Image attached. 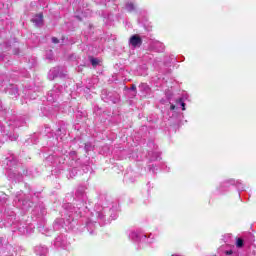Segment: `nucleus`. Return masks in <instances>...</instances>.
<instances>
[{
  "label": "nucleus",
  "mask_w": 256,
  "mask_h": 256,
  "mask_svg": "<svg viewBox=\"0 0 256 256\" xmlns=\"http://www.w3.org/2000/svg\"><path fill=\"white\" fill-rule=\"evenodd\" d=\"M150 49H152L153 51H165V45H163V43L159 42V41H153L150 44Z\"/></svg>",
  "instance_id": "obj_1"
},
{
  "label": "nucleus",
  "mask_w": 256,
  "mask_h": 256,
  "mask_svg": "<svg viewBox=\"0 0 256 256\" xmlns=\"http://www.w3.org/2000/svg\"><path fill=\"white\" fill-rule=\"evenodd\" d=\"M142 43L143 40H141V37H139V35H133L130 38V45H132V47H141Z\"/></svg>",
  "instance_id": "obj_2"
},
{
  "label": "nucleus",
  "mask_w": 256,
  "mask_h": 256,
  "mask_svg": "<svg viewBox=\"0 0 256 256\" xmlns=\"http://www.w3.org/2000/svg\"><path fill=\"white\" fill-rule=\"evenodd\" d=\"M32 23H34L36 27H43V14H37L33 17Z\"/></svg>",
  "instance_id": "obj_3"
},
{
  "label": "nucleus",
  "mask_w": 256,
  "mask_h": 256,
  "mask_svg": "<svg viewBox=\"0 0 256 256\" xmlns=\"http://www.w3.org/2000/svg\"><path fill=\"white\" fill-rule=\"evenodd\" d=\"M126 9H127V11H134L135 10V4H133V2H128L126 4Z\"/></svg>",
  "instance_id": "obj_4"
},
{
  "label": "nucleus",
  "mask_w": 256,
  "mask_h": 256,
  "mask_svg": "<svg viewBox=\"0 0 256 256\" xmlns=\"http://www.w3.org/2000/svg\"><path fill=\"white\" fill-rule=\"evenodd\" d=\"M236 246L239 247V248L243 247V239L238 238L237 242H236Z\"/></svg>",
  "instance_id": "obj_5"
},
{
  "label": "nucleus",
  "mask_w": 256,
  "mask_h": 256,
  "mask_svg": "<svg viewBox=\"0 0 256 256\" xmlns=\"http://www.w3.org/2000/svg\"><path fill=\"white\" fill-rule=\"evenodd\" d=\"M99 63V59L97 58H92L91 59V64L93 65V67H96V65Z\"/></svg>",
  "instance_id": "obj_6"
},
{
  "label": "nucleus",
  "mask_w": 256,
  "mask_h": 256,
  "mask_svg": "<svg viewBox=\"0 0 256 256\" xmlns=\"http://www.w3.org/2000/svg\"><path fill=\"white\" fill-rule=\"evenodd\" d=\"M52 43H59V39H57L56 37L52 38Z\"/></svg>",
  "instance_id": "obj_7"
},
{
  "label": "nucleus",
  "mask_w": 256,
  "mask_h": 256,
  "mask_svg": "<svg viewBox=\"0 0 256 256\" xmlns=\"http://www.w3.org/2000/svg\"><path fill=\"white\" fill-rule=\"evenodd\" d=\"M131 90H132V91H137V87H136L135 85H132V86H131Z\"/></svg>",
  "instance_id": "obj_8"
},
{
  "label": "nucleus",
  "mask_w": 256,
  "mask_h": 256,
  "mask_svg": "<svg viewBox=\"0 0 256 256\" xmlns=\"http://www.w3.org/2000/svg\"><path fill=\"white\" fill-rule=\"evenodd\" d=\"M182 111H185V103H182Z\"/></svg>",
  "instance_id": "obj_9"
},
{
  "label": "nucleus",
  "mask_w": 256,
  "mask_h": 256,
  "mask_svg": "<svg viewBox=\"0 0 256 256\" xmlns=\"http://www.w3.org/2000/svg\"><path fill=\"white\" fill-rule=\"evenodd\" d=\"M170 109L173 111L175 109V105H171Z\"/></svg>",
  "instance_id": "obj_10"
},
{
  "label": "nucleus",
  "mask_w": 256,
  "mask_h": 256,
  "mask_svg": "<svg viewBox=\"0 0 256 256\" xmlns=\"http://www.w3.org/2000/svg\"><path fill=\"white\" fill-rule=\"evenodd\" d=\"M43 253H47V248H43Z\"/></svg>",
  "instance_id": "obj_11"
}]
</instances>
